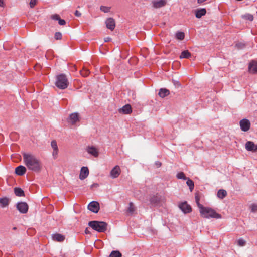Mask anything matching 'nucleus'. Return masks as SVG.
<instances>
[{
    "label": "nucleus",
    "mask_w": 257,
    "mask_h": 257,
    "mask_svg": "<svg viewBox=\"0 0 257 257\" xmlns=\"http://www.w3.org/2000/svg\"><path fill=\"white\" fill-rule=\"evenodd\" d=\"M25 164L28 169L35 172H39L42 169V163L34 155L26 153L23 154Z\"/></svg>",
    "instance_id": "1"
},
{
    "label": "nucleus",
    "mask_w": 257,
    "mask_h": 257,
    "mask_svg": "<svg viewBox=\"0 0 257 257\" xmlns=\"http://www.w3.org/2000/svg\"><path fill=\"white\" fill-rule=\"evenodd\" d=\"M200 212L202 216L205 218H213L216 219H220L221 218V215L217 213L214 209L204 207L200 211Z\"/></svg>",
    "instance_id": "2"
},
{
    "label": "nucleus",
    "mask_w": 257,
    "mask_h": 257,
    "mask_svg": "<svg viewBox=\"0 0 257 257\" xmlns=\"http://www.w3.org/2000/svg\"><path fill=\"white\" fill-rule=\"evenodd\" d=\"M88 225L98 232H104L107 230V223L105 222L91 221L88 223Z\"/></svg>",
    "instance_id": "3"
},
{
    "label": "nucleus",
    "mask_w": 257,
    "mask_h": 257,
    "mask_svg": "<svg viewBox=\"0 0 257 257\" xmlns=\"http://www.w3.org/2000/svg\"><path fill=\"white\" fill-rule=\"evenodd\" d=\"M68 80L65 75L62 74L57 76L55 85L58 88L65 89L68 87Z\"/></svg>",
    "instance_id": "4"
},
{
    "label": "nucleus",
    "mask_w": 257,
    "mask_h": 257,
    "mask_svg": "<svg viewBox=\"0 0 257 257\" xmlns=\"http://www.w3.org/2000/svg\"><path fill=\"white\" fill-rule=\"evenodd\" d=\"M16 207L19 211L23 214L26 213L29 208L27 203L24 202H18L17 204Z\"/></svg>",
    "instance_id": "5"
},
{
    "label": "nucleus",
    "mask_w": 257,
    "mask_h": 257,
    "mask_svg": "<svg viewBox=\"0 0 257 257\" xmlns=\"http://www.w3.org/2000/svg\"><path fill=\"white\" fill-rule=\"evenodd\" d=\"M241 130L242 131L246 132L248 131L250 127V122L247 119H243L239 122Z\"/></svg>",
    "instance_id": "6"
},
{
    "label": "nucleus",
    "mask_w": 257,
    "mask_h": 257,
    "mask_svg": "<svg viewBox=\"0 0 257 257\" xmlns=\"http://www.w3.org/2000/svg\"><path fill=\"white\" fill-rule=\"evenodd\" d=\"M179 207L184 213H189L192 211L190 205L188 204L186 201L180 203Z\"/></svg>",
    "instance_id": "7"
},
{
    "label": "nucleus",
    "mask_w": 257,
    "mask_h": 257,
    "mask_svg": "<svg viewBox=\"0 0 257 257\" xmlns=\"http://www.w3.org/2000/svg\"><path fill=\"white\" fill-rule=\"evenodd\" d=\"M99 204L96 201H92L88 205V209L94 213H97L99 211Z\"/></svg>",
    "instance_id": "8"
},
{
    "label": "nucleus",
    "mask_w": 257,
    "mask_h": 257,
    "mask_svg": "<svg viewBox=\"0 0 257 257\" xmlns=\"http://www.w3.org/2000/svg\"><path fill=\"white\" fill-rule=\"evenodd\" d=\"M120 173V168L118 165H116L111 170L110 175L112 178H116L119 176Z\"/></svg>",
    "instance_id": "9"
},
{
    "label": "nucleus",
    "mask_w": 257,
    "mask_h": 257,
    "mask_svg": "<svg viewBox=\"0 0 257 257\" xmlns=\"http://www.w3.org/2000/svg\"><path fill=\"white\" fill-rule=\"evenodd\" d=\"M166 4V0H154L152 2V6L155 9L162 8L165 6Z\"/></svg>",
    "instance_id": "10"
},
{
    "label": "nucleus",
    "mask_w": 257,
    "mask_h": 257,
    "mask_svg": "<svg viewBox=\"0 0 257 257\" xmlns=\"http://www.w3.org/2000/svg\"><path fill=\"white\" fill-rule=\"evenodd\" d=\"M245 148L249 151H252L253 152H257V145L251 141H247L246 143Z\"/></svg>",
    "instance_id": "11"
},
{
    "label": "nucleus",
    "mask_w": 257,
    "mask_h": 257,
    "mask_svg": "<svg viewBox=\"0 0 257 257\" xmlns=\"http://www.w3.org/2000/svg\"><path fill=\"white\" fill-rule=\"evenodd\" d=\"M79 121V114L77 112L71 113L69 115L68 121L72 124H75Z\"/></svg>",
    "instance_id": "12"
},
{
    "label": "nucleus",
    "mask_w": 257,
    "mask_h": 257,
    "mask_svg": "<svg viewBox=\"0 0 257 257\" xmlns=\"http://www.w3.org/2000/svg\"><path fill=\"white\" fill-rule=\"evenodd\" d=\"M106 27L111 30H113L115 27V22L113 18H109L107 19L105 22Z\"/></svg>",
    "instance_id": "13"
},
{
    "label": "nucleus",
    "mask_w": 257,
    "mask_h": 257,
    "mask_svg": "<svg viewBox=\"0 0 257 257\" xmlns=\"http://www.w3.org/2000/svg\"><path fill=\"white\" fill-rule=\"evenodd\" d=\"M89 172V169L87 167H82L80 170L79 179L82 180L85 179L88 176Z\"/></svg>",
    "instance_id": "14"
},
{
    "label": "nucleus",
    "mask_w": 257,
    "mask_h": 257,
    "mask_svg": "<svg viewBox=\"0 0 257 257\" xmlns=\"http://www.w3.org/2000/svg\"><path fill=\"white\" fill-rule=\"evenodd\" d=\"M119 112L120 113L125 114H130L132 112V107L131 105L126 104L123 106L119 110Z\"/></svg>",
    "instance_id": "15"
},
{
    "label": "nucleus",
    "mask_w": 257,
    "mask_h": 257,
    "mask_svg": "<svg viewBox=\"0 0 257 257\" xmlns=\"http://www.w3.org/2000/svg\"><path fill=\"white\" fill-rule=\"evenodd\" d=\"M52 239L57 242H63L65 239V236L59 233H55L52 235Z\"/></svg>",
    "instance_id": "16"
},
{
    "label": "nucleus",
    "mask_w": 257,
    "mask_h": 257,
    "mask_svg": "<svg viewBox=\"0 0 257 257\" xmlns=\"http://www.w3.org/2000/svg\"><path fill=\"white\" fill-rule=\"evenodd\" d=\"M51 145L52 148L53 149V151L52 153L53 156L54 158H56L58 153V148L56 141L55 140H53L51 142Z\"/></svg>",
    "instance_id": "17"
},
{
    "label": "nucleus",
    "mask_w": 257,
    "mask_h": 257,
    "mask_svg": "<svg viewBox=\"0 0 257 257\" xmlns=\"http://www.w3.org/2000/svg\"><path fill=\"white\" fill-rule=\"evenodd\" d=\"M249 71L252 73H257V62L252 61L248 66Z\"/></svg>",
    "instance_id": "18"
},
{
    "label": "nucleus",
    "mask_w": 257,
    "mask_h": 257,
    "mask_svg": "<svg viewBox=\"0 0 257 257\" xmlns=\"http://www.w3.org/2000/svg\"><path fill=\"white\" fill-rule=\"evenodd\" d=\"M26 172V168L23 166H19L15 169V173L18 175L22 176Z\"/></svg>",
    "instance_id": "19"
},
{
    "label": "nucleus",
    "mask_w": 257,
    "mask_h": 257,
    "mask_svg": "<svg viewBox=\"0 0 257 257\" xmlns=\"http://www.w3.org/2000/svg\"><path fill=\"white\" fill-rule=\"evenodd\" d=\"M161 201V197L158 195H153L150 197V203L154 205H158Z\"/></svg>",
    "instance_id": "20"
},
{
    "label": "nucleus",
    "mask_w": 257,
    "mask_h": 257,
    "mask_svg": "<svg viewBox=\"0 0 257 257\" xmlns=\"http://www.w3.org/2000/svg\"><path fill=\"white\" fill-rule=\"evenodd\" d=\"M87 151L88 152V153L92 155H93V156L96 157L98 156V150L92 146V147H88L87 148Z\"/></svg>",
    "instance_id": "21"
},
{
    "label": "nucleus",
    "mask_w": 257,
    "mask_h": 257,
    "mask_svg": "<svg viewBox=\"0 0 257 257\" xmlns=\"http://www.w3.org/2000/svg\"><path fill=\"white\" fill-rule=\"evenodd\" d=\"M206 13V10L204 8L197 9L195 11V16L197 18H200Z\"/></svg>",
    "instance_id": "22"
},
{
    "label": "nucleus",
    "mask_w": 257,
    "mask_h": 257,
    "mask_svg": "<svg viewBox=\"0 0 257 257\" xmlns=\"http://www.w3.org/2000/svg\"><path fill=\"white\" fill-rule=\"evenodd\" d=\"M170 91L169 90L166 88H161L160 89L158 93L159 96L161 98H164L165 97L169 95Z\"/></svg>",
    "instance_id": "23"
},
{
    "label": "nucleus",
    "mask_w": 257,
    "mask_h": 257,
    "mask_svg": "<svg viewBox=\"0 0 257 257\" xmlns=\"http://www.w3.org/2000/svg\"><path fill=\"white\" fill-rule=\"evenodd\" d=\"M191 56V53L188 50L183 51L179 56L180 59H188Z\"/></svg>",
    "instance_id": "24"
},
{
    "label": "nucleus",
    "mask_w": 257,
    "mask_h": 257,
    "mask_svg": "<svg viewBox=\"0 0 257 257\" xmlns=\"http://www.w3.org/2000/svg\"><path fill=\"white\" fill-rule=\"evenodd\" d=\"M14 193L15 195L19 197L25 196L24 191L20 188L15 187L14 188Z\"/></svg>",
    "instance_id": "25"
},
{
    "label": "nucleus",
    "mask_w": 257,
    "mask_h": 257,
    "mask_svg": "<svg viewBox=\"0 0 257 257\" xmlns=\"http://www.w3.org/2000/svg\"><path fill=\"white\" fill-rule=\"evenodd\" d=\"M10 200L7 197L0 198V204L2 207H5L9 204Z\"/></svg>",
    "instance_id": "26"
},
{
    "label": "nucleus",
    "mask_w": 257,
    "mask_h": 257,
    "mask_svg": "<svg viewBox=\"0 0 257 257\" xmlns=\"http://www.w3.org/2000/svg\"><path fill=\"white\" fill-rule=\"evenodd\" d=\"M217 195L219 198L222 199L227 196V192L225 190L220 189L218 190Z\"/></svg>",
    "instance_id": "27"
},
{
    "label": "nucleus",
    "mask_w": 257,
    "mask_h": 257,
    "mask_svg": "<svg viewBox=\"0 0 257 257\" xmlns=\"http://www.w3.org/2000/svg\"><path fill=\"white\" fill-rule=\"evenodd\" d=\"M241 17L246 20H248L250 21H252L254 19L253 16L250 14H245L242 15Z\"/></svg>",
    "instance_id": "28"
},
{
    "label": "nucleus",
    "mask_w": 257,
    "mask_h": 257,
    "mask_svg": "<svg viewBox=\"0 0 257 257\" xmlns=\"http://www.w3.org/2000/svg\"><path fill=\"white\" fill-rule=\"evenodd\" d=\"M187 182H186V184L188 186L190 190L191 191H192V190H193L194 187V182L192 180H191L190 179H187Z\"/></svg>",
    "instance_id": "29"
},
{
    "label": "nucleus",
    "mask_w": 257,
    "mask_h": 257,
    "mask_svg": "<svg viewBox=\"0 0 257 257\" xmlns=\"http://www.w3.org/2000/svg\"><path fill=\"white\" fill-rule=\"evenodd\" d=\"M121 253L117 250L112 251L108 257H121Z\"/></svg>",
    "instance_id": "30"
},
{
    "label": "nucleus",
    "mask_w": 257,
    "mask_h": 257,
    "mask_svg": "<svg viewBox=\"0 0 257 257\" xmlns=\"http://www.w3.org/2000/svg\"><path fill=\"white\" fill-rule=\"evenodd\" d=\"M185 35L183 32H177L176 33V38L178 40H182L184 39Z\"/></svg>",
    "instance_id": "31"
},
{
    "label": "nucleus",
    "mask_w": 257,
    "mask_h": 257,
    "mask_svg": "<svg viewBox=\"0 0 257 257\" xmlns=\"http://www.w3.org/2000/svg\"><path fill=\"white\" fill-rule=\"evenodd\" d=\"M136 207H135L134 204L132 202H130L129 203V207L128 208L127 211L132 214L135 211Z\"/></svg>",
    "instance_id": "32"
},
{
    "label": "nucleus",
    "mask_w": 257,
    "mask_h": 257,
    "mask_svg": "<svg viewBox=\"0 0 257 257\" xmlns=\"http://www.w3.org/2000/svg\"><path fill=\"white\" fill-rule=\"evenodd\" d=\"M177 178L179 179L187 180V178L185 176L183 172H180L177 174Z\"/></svg>",
    "instance_id": "33"
},
{
    "label": "nucleus",
    "mask_w": 257,
    "mask_h": 257,
    "mask_svg": "<svg viewBox=\"0 0 257 257\" xmlns=\"http://www.w3.org/2000/svg\"><path fill=\"white\" fill-rule=\"evenodd\" d=\"M199 200H200L199 197L197 195H196L195 196V201L196 202L197 206L199 208V210L200 211L202 209V208L204 207V206L202 204H200Z\"/></svg>",
    "instance_id": "34"
},
{
    "label": "nucleus",
    "mask_w": 257,
    "mask_h": 257,
    "mask_svg": "<svg viewBox=\"0 0 257 257\" xmlns=\"http://www.w3.org/2000/svg\"><path fill=\"white\" fill-rule=\"evenodd\" d=\"M81 74L83 77H87L90 73V71L88 69L86 68H84L82 70L80 71Z\"/></svg>",
    "instance_id": "35"
},
{
    "label": "nucleus",
    "mask_w": 257,
    "mask_h": 257,
    "mask_svg": "<svg viewBox=\"0 0 257 257\" xmlns=\"http://www.w3.org/2000/svg\"><path fill=\"white\" fill-rule=\"evenodd\" d=\"M100 9L101 11L104 13H108L110 11V7L101 6L100 8Z\"/></svg>",
    "instance_id": "36"
},
{
    "label": "nucleus",
    "mask_w": 257,
    "mask_h": 257,
    "mask_svg": "<svg viewBox=\"0 0 257 257\" xmlns=\"http://www.w3.org/2000/svg\"><path fill=\"white\" fill-rule=\"evenodd\" d=\"M62 37V34L59 32H56L54 34V38L56 40H61Z\"/></svg>",
    "instance_id": "37"
},
{
    "label": "nucleus",
    "mask_w": 257,
    "mask_h": 257,
    "mask_svg": "<svg viewBox=\"0 0 257 257\" xmlns=\"http://www.w3.org/2000/svg\"><path fill=\"white\" fill-rule=\"evenodd\" d=\"M51 18L54 20L59 21L61 18L58 14H55L51 16Z\"/></svg>",
    "instance_id": "38"
},
{
    "label": "nucleus",
    "mask_w": 257,
    "mask_h": 257,
    "mask_svg": "<svg viewBox=\"0 0 257 257\" xmlns=\"http://www.w3.org/2000/svg\"><path fill=\"white\" fill-rule=\"evenodd\" d=\"M37 0H30L29 5L31 8H33L37 4Z\"/></svg>",
    "instance_id": "39"
},
{
    "label": "nucleus",
    "mask_w": 257,
    "mask_h": 257,
    "mask_svg": "<svg viewBox=\"0 0 257 257\" xmlns=\"http://www.w3.org/2000/svg\"><path fill=\"white\" fill-rule=\"evenodd\" d=\"M250 208L251 212H255L257 211V204H252L250 206Z\"/></svg>",
    "instance_id": "40"
},
{
    "label": "nucleus",
    "mask_w": 257,
    "mask_h": 257,
    "mask_svg": "<svg viewBox=\"0 0 257 257\" xmlns=\"http://www.w3.org/2000/svg\"><path fill=\"white\" fill-rule=\"evenodd\" d=\"M237 243H238V245L241 246H244L246 242H245V240H244L242 239H239L237 241Z\"/></svg>",
    "instance_id": "41"
},
{
    "label": "nucleus",
    "mask_w": 257,
    "mask_h": 257,
    "mask_svg": "<svg viewBox=\"0 0 257 257\" xmlns=\"http://www.w3.org/2000/svg\"><path fill=\"white\" fill-rule=\"evenodd\" d=\"M245 46V45L242 43H239L236 44V47L238 49H243Z\"/></svg>",
    "instance_id": "42"
},
{
    "label": "nucleus",
    "mask_w": 257,
    "mask_h": 257,
    "mask_svg": "<svg viewBox=\"0 0 257 257\" xmlns=\"http://www.w3.org/2000/svg\"><path fill=\"white\" fill-rule=\"evenodd\" d=\"M58 23L60 25H65L66 24V21L60 18L58 21Z\"/></svg>",
    "instance_id": "43"
},
{
    "label": "nucleus",
    "mask_w": 257,
    "mask_h": 257,
    "mask_svg": "<svg viewBox=\"0 0 257 257\" xmlns=\"http://www.w3.org/2000/svg\"><path fill=\"white\" fill-rule=\"evenodd\" d=\"M172 81L176 87H179L181 86V84L179 81L174 80H173Z\"/></svg>",
    "instance_id": "44"
},
{
    "label": "nucleus",
    "mask_w": 257,
    "mask_h": 257,
    "mask_svg": "<svg viewBox=\"0 0 257 257\" xmlns=\"http://www.w3.org/2000/svg\"><path fill=\"white\" fill-rule=\"evenodd\" d=\"M74 14H75V15L76 17H80V16L81 15V13L79 11H77V10H76V11L75 12V13H74Z\"/></svg>",
    "instance_id": "45"
},
{
    "label": "nucleus",
    "mask_w": 257,
    "mask_h": 257,
    "mask_svg": "<svg viewBox=\"0 0 257 257\" xmlns=\"http://www.w3.org/2000/svg\"><path fill=\"white\" fill-rule=\"evenodd\" d=\"M155 165L157 168L161 167L162 163L159 161H157L155 162Z\"/></svg>",
    "instance_id": "46"
},
{
    "label": "nucleus",
    "mask_w": 257,
    "mask_h": 257,
    "mask_svg": "<svg viewBox=\"0 0 257 257\" xmlns=\"http://www.w3.org/2000/svg\"><path fill=\"white\" fill-rule=\"evenodd\" d=\"M98 184L97 183H93L92 185H91L90 187L91 189H92L94 187H98Z\"/></svg>",
    "instance_id": "47"
},
{
    "label": "nucleus",
    "mask_w": 257,
    "mask_h": 257,
    "mask_svg": "<svg viewBox=\"0 0 257 257\" xmlns=\"http://www.w3.org/2000/svg\"><path fill=\"white\" fill-rule=\"evenodd\" d=\"M5 4L4 2V0H0V7H4Z\"/></svg>",
    "instance_id": "48"
},
{
    "label": "nucleus",
    "mask_w": 257,
    "mask_h": 257,
    "mask_svg": "<svg viewBox=\"0 0 257 257\" xmlns=\"http://www.w3.org/2000/svg\"><path fill=\"white\" fill-rule=\"evenodd\" d=\"M85 233H86V234H90V231L88 230V228H86V229H85Z\"/></svg>",
    "instance_id": "49"
},
{
    "label": "nucleus",
    "mask_w": 257,
    "mask_h": 257,
    "mask_svg": "<svg viewBox=\"0 0 257 257\" xmlns=\"http://www.w3.org/2000/svg\"><path fill=\"white\" fill-rule=\"evenodd\" d=\"M206 0H197V2L198 3H199V4H201V3H202L203 2L206 1Z\"/></svg>",
    "instance_id": "50"
},
{
    "label": "nucleus",
    "mask_w": 257,
    "mask_h": 257,
    "mask_svg": "<svg viewBox=\"0 0 257 257\" xmlns=\"http://www.w3.org/2000/svg\"><path fill=\"white\" fill-rule=\"evenodd\" d=\"M111 39L109 37L105 38L104 40L105 42H108Z\"/></svg>",
    "instance_id": "51"
},
{
    "label": "nucleus",
    "mask_w": 257,
    "mask_h": 257,
    "mask_svg": "<svg viewBox=\"0 0 257 257\" xmlns=\"http://www.w3.org/2000/svg\"><path fill=\"white\" fill-rule=\"evenodd\" d=\"M13 229H14V230H16V227H14L13 228Z\"/></svg>",
    "instance_id": "52"
}]
</instances>
